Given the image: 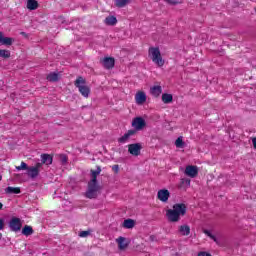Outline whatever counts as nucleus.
I'll list each match as a JSON object with an SVG mask.
<instances>
[{
  "label": "nucleus",
  "mask_w": 256,
  "mask_h": 256,
  "mask_svg": "<svg viewBox=\"0 0 256 256\" xmlns=\"http://www.w3.org/2000/svg\"><path fill=\"white\" fill-rule=\"evenodd\" d=\"M187 213V206L185 204H174L173 209H169L166 212V217L171 223H177L181 219V215Z\"/></svg>",
  "instance_id": "nucleus-1"
},
{
  "label": "nucleus",
  "mask_w": 256,
  "mask_h": 256,
  "mask_svg": "<svg viewBox=\"0 0 256 256\" xmlns=\"http://www.w3.org/2000/svg\"><path fill=\"white\" fill-rule=\"evenodd\" d=\"M99 191H101V186L99 185V183L89 181L85 197H87V199H97Z\"/></svg>",
  "instance_id": "nucleus-2"
},
{
  "label": "nucleus",
  "mask_w": 256,
  "mask_h": 256,
  "mask_svg": "<svg viewBox=\"0 0 256 256\" xmlns=\"http://www.w3.org/2000/svg\"><path fill=\"white\" fill-rule=\"evenodd\" d=\"M86 83L87 81L81 76H79L74 82L75 87H77L79 93H81L83 97H89V93H91V89L86 86Z\"/></svg>",
  "instance_id": "nucleus-3"
},
{
  "label": "nucleus",
  "mask_w": 256,
  "mask_h": 256,
  "mask_svg": "<svg viewBox=\"0 0 256 256\" xmlns=\"http://www.w3.org/2000/svg\"><path fill=\"white\" fill-rule=\"evenodd\" d=\"M149 55L153 63H155V65L158 67H163V65H165V60H163V57H161V51L159 48L151 47L149 49Z\"/></svg>",
  "instance_id": "nucleus-4"
},
{
  "label": "nucleus",
  "mask_w": 256,
  "mask_h": 256,
  "mask_svg": "<svg viewBox=\"0 0 256 256\" xmlns=\"http://www.w3.org/2000/svg\"><path fill=\"white\" fill-rule=\"evenodd\" d=\"M132 127L131 131H143L145 127H147V122H145V119L143 117H136L132 120Z\"/></svg>",
  "instance_id": "nucleus-5"
},
{
  "label": "nucleus",
  "mask_w": 256,
  "mask_h": 256,
  "mask_svg": "<svg viewBox=\"0 0 256 256\" xmlns=\"http://www.w3.org/2000/svg\"><path fill=\"white\" fill-rule=\"evenodd\" d=\"M43 167V163L38 162L35 166L28 167L27 175L30 179H36L39 177V173H41V168Z\"/></svg>",
  "instance_id": "nucleus-6"
},
{
  "label": "nucleus",
  "mask_w": 256,
  "mask_h": 256,
  "mask_svg": "<svg viewBox=\"0 0 256 256\" xmlns=\"http://www.w3.org/2000/svg\"><path fill=\"white\" fill-rule=\"evenodd\" d=\"M8 225H9L10 231H13L14 233H18V231H21V228L23 227L21 218H18V217H12Z\"/></svg>",
  "instance_id": "nucleus-7"
},
{
  "label": "nucleus",
  "mask_w": 256,
  "mask_h": 256,
  "mask_svg": "<svg viewBox=\"0 0 256 256\" xmlns=\"http://www.w3.org/2000/svg\"><path fill=\"white\" fill-rule=\"evenodd\" d=\"M141 149H143V147L141 146L140 143L128 145V152L130 153V155H133L134 157H139V155H141Z\"/></svg>",
  "instance_id": "nucleus-8"
},
{
  "label": "nucleus",
  "mask_w": 256,
  "mask_h": 256,
  "mask_svg": "<svg viewBox=\"0 0 256 256\" xmlns=\"http://www.w3.org/2000/svg\"><path fill=\"white\" fill-rule=\"evenodd\" d=\"M184 173L187 177L195 179V176L199 174V169L197 168V166L188 165L186 166Z\"/></svg>",
  "instance_id": "nucleus-9"
},
{
  "label": "nucleus",
  "mask_w": 256,
  "mask_h": 256,
  "mask_svg": "<svg viewBox=\"0 0 256 256\" xmlns=\"http://www.w3.org/2000/svg\"><path fill=\"white\" fill-rule=\"evenodd\" d=\"M169 197H171V193L167 189H161L157 193V198L159 201H162V203H167V201H169Z\"/></svg>",
  "instance_id": "nucleus-10"
},
{
  "label": "nucleus",
  "mask_w": 256,
  "mask_h": 256,
  "mask_svg": "<svg viewBox=\"0 0 256 256\" xmlns=\"http://www.w3.org/2000/svg\"><path fill=\"white\" fill-rule=\"evenodd\" d=\"M134 135H137L136 130H128L122 137L118 138V143H128Z\"/></svg>",
  "instance_id": "nucleus-11"
},
{
  "label": "nucleus",
  "mask_w": 256,
  "mask_h": 256,
  "mask_svg": "<svg viewBox=\"0 0 256 256\" xmlns=\"http://www.w3.org/2000/svg\"><path fill=\"white\" fill-rule=\"evenodd\" d=\"M104 69H113L115 67V58L105 57L101 60Z\"/></svg>",
  "instance_id": "nucleus-12"
},
{
  "label": "nucleus",
  "mask_w": 256,
  "mask_h": 256,
  "mask_svg": "<svg viewBox=\"0 0 256 256\" xmlns=\"http://www.w3.org/2000/svg\"><path fill=\"white\" fill-rule=\"evenodd\" d=\"M135 101L137 105H143V103L147 101V94L143 91L137 92L135 95Z\"/></svg>",
  "instance_id": "nucleus-13"
},
{
  "label": "nucleus",
  "mask_w": 256,
  "mask_h": 256,
  "mask_svg": "<svg viewBox=\"0 0 256 256\" xmlns=\"http://www.w3.org/2000/svg\"><path fill=\"white\" fill-rule=\"evenodd\" d=\"M116 243H118V249L120 251H123L129 247V243H127V239L123 236H120L116 239Z\"/></svg>",
  "instance_id": "nucleus-14"
},
{
  "label": "nucleus",
  "mask_w": 256,
  "mask_h": 256,
  "mask_svg": "<svg viewBox=\"0 0 256 256\" xmlns=\"http://www.w3.org/2000/svg\"><path fill=\"white\" fill-rule=\"evenodd\" d=\"M90 173H91L90 181L92 183H97V177L101 175V166H96V170H91Z\"/></svg>",
  "instance_id": "nucleus-15"
},
{
  "label": "nucleus",
  "mask_w": 256,
  "mask_h": 256,
  "mask_svg": "<svg viewBox=\"0 0 256 256\" xmlns=\"http://www.w3.org/2000/svg\"><path fill=\"white\" fill-rule=\"evenodd\" d=\"M14 39L11 37L3 36V32H0V45H13Z\"/></svg>",
  "instance_id": "nucleus-16"
},
{
  "label": "nucleus",
  "mask_w": 256,
  "mask_h": 256,
  "mask_svg": "<svg viewBox=\"0 0 256 256\" xmlns=\"http://www.w3.org/2000/svg\"><path fill=\"white\" fill-rule=\"evenodd\" d=\"M5 193L6 195H19V193H21V188L8 186L5 188Z\"/></svg>",
  "instance_id": "nucleus-17"
},
{
  "label": "nucleus",
  "mask_w": 256,
  "mask_h": 256,
  "mask_svg": "<svg viewBox=\"0 0 256 256\" xmlns=\"http://www.w3.org/2000/svg\"><path fill=\"white\" fill-rule=\"evenodd\" d=\"M35 233V230H33L32 226L25 225L22 228V235H25V237H29Z\"/></svg>",
  "instance_id": "nucleus-18"
},
{
  "label": "nucleus",
  "mask_w": 256,
  "mask_h": 256,
  "mask_svg": "<svg viewBox=\"0 0 256 256\" xmlns=\"http://www.w3.org/2000/svg\"><path fill=\"white\" fill-rule=\"evenodd\" d=\"M150 93L153 97H159L163 93V88L161 86H153L150 88Z\"/></svg>",
  "instance_id": "nucleus-19"
},
{
  "label": "nucleus",
  "mask_w": 256,
  "mask_h": 256,
  "mask_svg": "<svg viewBox=\"0 0 256 256\" xmlns=\"http://www.w3.org/2000/svg\"><path fill=\"white\" fill-rule=\"evenodd\" d=\"M39 8V2H37V0H28L27 1V9H29V11H35V9Z\"/></svg>",
  "instance_id": "nucleus-20"
},
{
  "label": "nucleus",
  "mask_w": 256,
  "mask_h": 256,
  "mask_svg": "<svg viewBox=\"0 0 256 256\" xmlns=\"http://www.w3.org/2000/svg\"><path fill=\"white\" fill-rule=\"evenodd\" d=\"M41 159H42V165H51L53 163V157H51V155L49 154H42L41 155Z\"/></svg>",
  "instance_id": "nucleus-21"
},
{
  "label": "nucleus",
  "mask_w": 256,
  "mask_h": 256,
  "mask_svg": "<svg viewBox=\"0 0 256 256\" xmlns=\"http://www.w3.org/2000/svg\"><path fill=\"white\" fill-rule=\"evenodd\" d=\"M179 233L184 237H187L191 233V227L189 225H182L179 227Z\"/></svg>",
  "instance_id": "nucleus-22"
},
{
  "label": "nucleus",
  "mask_w": 256,
  "mask_h": 256,
  "mask_svg": "<svg viewBox=\"0 0 256 256\" xmlns=\"http://www.w3.org/2000/svg\"><path fill=\"white\" fill-rule=\"evenodd\" d=\"M105 25H117V18L115 16H108L104 20Z\"/></svg>",
  "instance_id": "nucleus-23"
},
{
  "label": "nucleus",
  "mask_w": 256,
  "mask_h": 256,
  "mask_svg": "<svg viewBox=\"0 0 256 256\" xmlns=\"http://www.w3.org/2000/svg\"><path fill=\"white\" fill-rule=\"evenodd\" d=\"M123 227L125 229H133L135 227V220L133 219L124 220Z\"/></svg>",
  "instance_id": "nucleus-24"
},
{
  "label": "nucleus",
  "mask_w": 256,
  "mask_h": 256,
  "mask_svg": "<svg viewBox=\"0 0 256 256\" xmlns=\"http://www.w3.org/2000/svg\"><path fill=\"white\" fill-rule=\"evenodd\" d=\"M47 80L52 82V83H55V82L59 81V73L52 72V73L48 74Z\"/></svg>",
  "instance_id": "nucleus-25"
},
{
  "label": "nucleus",
  "mask_w": 256,
  "mask_h": 256,
  "mask_svg": "<svg viewBox=\"0 0 256 256\" xmlns=\"http://www.w3.org/2000/svg\"><path fill=\"white\" fill-rule=\"evenodd\" d=\"M129 3H131V0H115L116 7L120 9L129 5Z\"/></svg>",
  "instance_id": "nucleus-26"
},
{
  "label": "nucleus",
  "mask_w": 256,
  "mask_h": 256,
  "mask_svg": "<svg viewBox=\"0 0 256 256\" xmlns=\"http://www.w3.org/2000/svg\"><path fill=\"white\" fill-rule=\"evenodd\" d=\"M162 101L165 104L173 103V95L171 94H162Z\"/></svg>",
  "instance_id": "nucleus-27"
},
{
  "label": "nucleus",
  "mask_w": 256,
  "mask_h": 256,
  "mask_svg": "<svg viewBox=\"0 0 256 256\" xmlns=\"http://www.w3.org/2000/svg\"><path fill=\"white\" fill-rule=\"evenodd\" d=\"M175 146L177 149H183L185 147V142H183V137H178L175 141Z\"/></svg>",
  "instance_id": "nucleus-28"
},
{
  "label": "nucleus",
  "mask_w": 256,
  "mask_h": 256,
  "mask_svg": "<svg viewBox=\"0 0 256 256\" xmlns=\"http://www.w3.org/2000/svg\"><path fill=\"white\" fill-rule=\"evenodd\" d=\"M0 57H2V59H9L11 52L9 50H0Z\"/></svg>",
  "instance_id": "nucleus-29"
},
{
  "label": "nucleus",
  "mask_w": 256,
  "mask_h": 256,
  "mask_svg": "<svg viewBox=\"0 0 256 256\" xmlns=\"http://www.w3.org/2000/svg\"><path fill=\"white\" fill-rule=\"evenodd\" d=\"M29 167L27 166V163L21 162L20 166H16L17 171H28Z\"/></svg>",
  "instance_id": "nucleus-30"
},
{
  "label": "nucleus",
  "mask_w": 256,
  "mask_h": 256,
  "mask_svg": "<svg viewBox=\"0 0 256 256\" xmlns=\"http://www.w3.org/2000/svg\"><path fill=\"white\" fill-rule=\"evenodd\" d=\"M59 159H60L62 165H67V161H69V158L65 154H60Z\"/></svg>",
  "instance_id": "nucleus-31"
},
{
  "label": "nucleus",
  "mask_w": 256,
  "mask_h": 256,
  "mask_svg": "<svg viewBox=\"0 0 256 256\" xmlns=\"http://www.w3.org/2000/svg\"><path fill=\"white\" fill-rule=\"evenodd\" d=\"M89 235H91V230L81 231L79 233V237H82V238L89 237Z\"/></svg>",
  "instance_id": "nucleus-32"
},
{
  "label": "nucleus",
  "mask_w": 256,
  "mask_h": 256,
  "mask_svg": "<svg viewBox=\"0 0 256 256\" xmlns=\"http://www.w3.org/2000/svg\"><path fill=\"white\" fill-rule=\"evenodd\" d=\"M166 3H169V5H179V3L182 2V0H164Z\"/></svg>",
  "instance_id": "nucleus-33"
},
{
  "label": "nucleus",
  "mask_w": 256,
  "mask_h": 256,
  "mask_svg": "<svg viewBox=\"0 0 256 256\" xmlns=\"http://www.w3.org/2000/svg\"><path fill=\"white\" fill-rule=\"evenodd\" d=\"M5 229V221L0 218V231H3Z\"/></svg>",
  "instance_id": "nucleus-34"
},
{
  "label": "nucleus",
  "mask_w": 256,
  "mask_h": 256,
  "mask_svg": "<svg viewBox=\"0 0 256 256\" xmlns=\"http://www.w3.org/2000/svg\"><path fill=\"white\" fill-rule=\"evenodd\" d=\"M112 171H114V173H119V165H113L112 166Z\"/></svg>",
  "instance_id": "nucleus-35"
},
{
  "label": "nucleus",
  "mask_w": 256,
  "mask_h": 256,
  "mask_svg": "<svg viewBox=\"0 0 256 256\" xmlns=\"http://www.w3.org/2000/svg\"><path fill=\"white\" fill-rule=\"evenodd\" d=\"M210 237V239H212L215 243H218L219 244V241L217 240V237H215V235H210L209 236Z\"/></svg>",
  "instance_id": "nucleus-36"
},
{
  "label": "nucleus",
  "mask_w": 256,
  "mask_h": 256,
  "mask_svg": "<svg viewBox=\"0 0 256 256\" xmlns=\"http://www.w3.org/2000/svg\"><path fill=\"white\" fill-rule=\"evenodd\" d=\"M210 237V239H212L215 243H218L219 244V241L217 240V237H215V235H210L209 236Z\"/></svg>",
  "instance_id": "nucleus-37"
},
{
  "label": "nucleus",
  "mask_w": 256,
  "mask_h": 256,
  "mask_svg": "<svg viewBox=\"0 0 256 256\" xmlns=\"http://www.w3.org/2000/svg\"><path fill=\"white\" fill-rule=\"evenodd\" d=\"M198 256H211L208 252H199Z\"/></svg>",
  "instance_id": "nucleus-38"
},
{
  "label": "nucleus",
  "mask_w": 256,
  "mask_h": 256,
  "mask_svg": "<svg viewBox=\"0 0 256 256\" xmlns=\"http://www.w3.org/2000/svg\"><path fill=\"white\" fill-rule=\"evenodd\" d=\"M204 233H205V235H207L208 237H211V235H212L209 230H204Z\"/></svg>",
  "instance_id": "nucleus-39"
},
{
  "label": "nucleus",
  "mask_w": 256,
  "mask_h": 256,
  "mask_svg": "<svg viewBox=\"0 0 256 256\" xmlns=\"http://www.w3.org/2000/svg\"><path fill=\"white\" fill-rule=\"evenodd\" d=\"M252 144H253L254 149H256V138H252Z\"/></svg>",
  "instance_id": "nucleus-40"
},
{
  "label": "nucleus",
  "mask_w": 256,
  "mask_h": 256,
  "mask_svg": "<svg viewBox=\"0 0 256 256\" xmlns=\"http://www.w3.org/2000/svg\"><path fill=\"white\" fill-rule=\"evenodd\" d=\"M3 209V203L0 202V211Z\"/></svg>",
  "instance_id": "nucleus-41"
},
{
  "label": "nucleus",
  "mask_w": 256,
  "mask_h": 256,
  "mask_svg": "<svg viewBox=\"0 0 256 256\" xmlns=\"http://www.w3.org/2000/svg\"><path fill=\"white\" fill-rule=\"evenodd\" d=\"M191 183V180H187V184L189 185Z\"/></svg>",
  "instance_id": "nucleus-42"
},
{
  "label": "nucleus",
  "mask_w": 256,
  "mask_h": 256,
  "mask_svg": "<svg viewBox=\"0 0 256 256\" xmlns=\"http://www.w3.org/2000/svg\"><path fill=\"white\" fill-rule=\"evenodd\" d=\"M3 179V176L0 175V181Z\"/></svg>",
  "instance_id": "nucleus-43"
},
{
  "label": "nucleus",
  "mask_w": 256,
  "mask_h": 256,
  "mask_svg": "<svg viewBox=\"0 0 256 256\" xmlns=\"http://www.w3.org/2000/svg\"><path fill=\"white\" fill-rule=\"evenodd\" d=\"M1 237H3V235L0 233V239H1Z\"/></svg>",
  "instance_id": "nucleus-44"
}]
</instances>
